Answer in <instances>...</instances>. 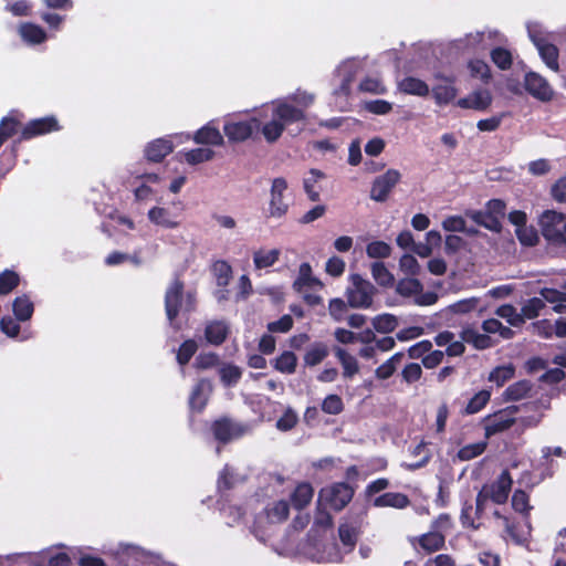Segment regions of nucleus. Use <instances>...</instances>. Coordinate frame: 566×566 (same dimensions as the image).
<instances>
[{"label": "nucleus", "mask_w": 566, "mask_h": 566, "mask_svg": "<svg viewBox=\"0 0 566 566\" xmlns=\"http://www.w3.org/2000/svg\"><path fill=\"white\" fill-rule=\"evenodd\" d=\"M195 306L196 295L192 292L184 295V284L179 280H175L166 290L165 310L170 323L179 313H189L195 310Z\"/></svg>", "instance_id": "nucleus-1"}, {"label": "nucleus", "mask_w": 566, "mask_h": 566, "mask_svg": "<svg viewBox=\"0 0 566 566\" xmlns=\"http://www.w3.org/2000/svg\"><path fill=\"white\" fill-rule=\"evenodd\" d=\"M453 527L449 514L442 513L431 523L430 531L417 537V543L426 553L440 551L446 544V537Z\"/></svg>", "instance_id": "nucleus-2"}, {"label": "nucleus", "mask_w": 566, "mask_h": 566, "mask_svg": "<svg viewBox=\"0 0 566 566\" xmlns=\"http://www.w3.org/2000/svg\"><path fill=\"white\" fill-rule=\"evenodd\" d=\"M354 492V489L349 484L337 482L319 491L318 502L321 505L340 511L352 501Z\"/></svg>", "instance_id": "nucleus-3"}, {"label": "nucleus", "mask_w": 566, "mask_h": 566, "mask_svg": "<svg viewBox=\"0 0 566 566\" xmlns=\"http://www.w3.org/2000/svg\"><path fill=\"white\" fill-rule=\"evenodd\" d=\"M350 286L347 289V304L354 308H368L373 304L374 285L358 274L350 276Z\"/></svg>", "instance_id": "nucleus-4"}, {"label": "nucleus", "mask_w": 566, "mask_h": 566, "mask_svg": "<svg viewBox=\"0 0 566 566\" xmlns=\"http://www.w3.org/2000/svg\"><path fill=\"white\" fill-rule=\"evenodd\" d=\"M303 116L302 108H277L279 119L273 118L260 129L268 143H274L281 137L286 123L300 120Z\"/></svg>", "instance_id": "nucleus-5"}, {"label": "nucleus", "mask_w": 566, "mask_h": 566, "mask_svg": "<svg viewBox=\"0 0 566 566\" xmlns=\"http://www.w3.org/2000/svg\"><path fill=\"white\" fill-rule=\"evenodd\" d=\"M543 237L554 245H563V232L566 230V219L563 213L546 210L539 218Z\"/></svg>", "instance_id": "nucleus-6"}, {"label": "nucleus", "mask_w": 566, "mask_h": 566, "mask_svg": "<svg viewBox=\"0 0 566 566\" xmlns=\"http://www.w3.org/2000/svg\"><path fill=\"white\" fill-rule=\"evenodd\" d=\"M289 503L286 501H277L273 503L272 506L265 509L264 514H259L254 521V525L252 528V532L254 536L261 541L264 542L266 537L269 536L268 531L261 530V526L264 523L273 524V523H280L286 520L289 515Z\"/></svg>", "instance_id": "nucleus-7"}, {"label": "nucleus", "mask_w": 566, "mask_h": 566, "mask_svg": "<svg viewBox=\"0 0 566 566\" xmlns=\"http://www.w3.org/2000/svg\"><path fill=\"white\" fill-rule=\"evenodd\" d=\"M286 190L287 181L285 178L277 177L272 180L266 214L269 218L281 219L287 213L289 203L284 196Z\"/></svg>", "instance_id": "nucleus-8"}, {"label": "nucleus", "mask_w": 566, "mask_h": 566, "mask_svg": "<svg viewBox=\"0 0 566 566\" xmlns=\"http://www.w3.org/2000/svg\"><path fill=\"white\" fill-rule=\"evenodd\" d=\"M518 409L520 407L517 406H510L485 417L483 420L485 438H490L507 430L516 421L514 416Z\"/></svg>", "instance_id": "nucleus-9"}, {"label": "nucleus", "mask_w": 566, "mask_h": 566, "mask_svg": "<svg viewBox=\"0 0 566 566\" xmlns=\"http://www.w3.org/2000/svg\"><path fill=\"white\" fill-rule=\"evenodd\" d=\"M260 130V122L256 118L249 120H228L223 125L224 135L231 143H242L251 138Z\"/></svg>", "instance_id": "nucleus-10"}, {"label": "nucleus", "mask_w": 566, "mask_h": 566, "mask_svg": "<svg viewBox=\"0 0 566 566\" xmlns=\"http://www.w3.org/2000/svg\"><path fill=\"white\" fill-rule=\"evenodd\" d=\"M250 426L232 421L228 418L219 419L212 424L214 438L222 443L239 439L250 432Z\"/></svg>", "instance_id": "nucleus-11"}, {"label": "nucleus", "mask_w": 566, "mask_h": 566, "mask_svg": "<svg viewBox=\"0 0 566 566\" xmlns=\"http://www.w3.org/2000/svg\"><path fill=\"white\" fill-rule=\"evenodd\" d=\"M400 178L401 175L396 169H388L385 174L376 177L371 185L370 198L377 202L386 201Z\"/></svg>", "instance_id": "nucleus-12"}, {"label": "nucleus", "mask_w": 566, "mask_h": 566, "mask_svg": "<svg viewBox=\"0 0 566 566\" xmlns=\"http://www.w3.org/2000/svg\"><path fill=\"white\" fill-rule=\"evenodd\" d=\"M524 86L528 94L543 103L552 101L554 96L552 86L547 80L538 73H526L524 77Z\"/></svg>", "instance_id": "nucleus-13"}, {"label": "nucleus", "mask_w": 566, "mask_h": 566, "mask_svg": "<svg viewBox=\"0 0 566 566\" xmlns=\"http://www.w3.org/2000/svg\"><path fill=\"white\" fill-rule=\"evenodd\" d=\"M438 81L432 86V94L438 104H448L452 102L457 96L455 88V76H444L442 74H436Z\"/></svg>", "instance_id": "nucleus-14"}, {"label": "nucleus", "mask_w": 566, "mask_h": 566, "mask_svg": "<svg viewBox=\"0 0 566 566\" xmlns=\"http://www.w3.org/2000/svg\"><path fill=\"white\" fill-rule=\"evenodd\" d=\"M174 148L172 136H167L149 142L144 149V155L148 161L160 163L172 153Z\"/></svg>", "instance_id": "nucleus-15"}, {"label": "nucleus", "mask_w": 566, "mask_h": 566, "mask_svg": "<svg viewBox=\"0 0 566 566\" xmlns=\"http://www.w3.org/2000/svg\"><path fill=\"white\" fill-rule=\"evenodd\" d=\"M484 488L488 489L492 502L496 504L505 503L512 488V479L509 471H503L496 481L485 484Z\"/></svg>", "instance_id": "nucleus-16"}, {"label": "nucleus", "mask_w": 566, "mask_h": 566, "mask_svg": "<svg viewBox=\"0 0 566 566\" xmlns=\"http://www.w3.org/2000/svg\"><path fill=\"white\" fill-rule=\"evenodd\" d=\"M59 125L54 117H43L30 120L22 129V138L32 137L57 130Z\"/></svg>", "instance_id": "nucleus-17"}, {"label": "nucleus", "mask_w": 566, "mask_h": 566, "mask_svg": "<svg viewBox=\"0 0 566 566\" xmlns=\"http://www.w3.org/2000/svg\"><path fill=\"white\" fill-rule=\"evenodd\" d=\"M147 217L151 223L165 229H176L180 226L178 214L165 207H153L148 211Z\"/></svg>", "instance_id": "nucleus-18"}, {"label": "nucleus", "mask_w": 566, "mask_h": 566, "mask_svg": "<svg viewBox=\"0 0 566 566\" xmlns=\"http://www.w3.org/2000/svg\"><path fill=\"white\" fill-rule=\"evenodd\" d=\"M192 139L196 144L206 146H222L224 144L223 136L213 122L199 128Z\"/></svg>", "instance_id": "nucleus-19"}, {"label": "nucleus", "mask_w": 566, "mask_h": 566, "mask_svg": "<svg viewBox=\"0 0 566 566\" xmlns=\"http://www.w3.org/2000/svg\"><path fill=\"white\" fill-rule=\"evenodd\" d=\"M315 102V96L306 91L297 88L295 93L273 99L271 103H263L261 106H310Z\"/></svg>", "instance_id": "nucleus-20"}, {"label": "nucleus", "mask_w": 566, "mask_h": 566, "mask_svg": "<svg viewBox=\"0 0 566 566\" xmlns=\"http://www.w3.org/2000/svg\"><path fill=\"white\" fill-rule=\"evenodd\" d=\"M409 497L400 492H387L371 500V505L374 507H392L403 510L409 506Z\"/></svg>", "instance_id": "nucleus-21"}, {"label": "nucleus", "mask_w": 566, "mask_h": 566, "mask_svg": "<svg viewBox=\"0 0 566 566\" xmlns=\"http://www.w3.org/2000/svg\"><path fill=\"white\" fill-rule=\"evenodd\" d=\"M229 324L226 321H210L205 328V337L211 345L219 346L228 337Z\"/></svg>", "instance_id": "nucleus-22"}, {"label": "nucleus", "mask_w": 566, "mask_h": 566, "mask_svg": "<svg viewBox=\"0 0 566 566\" xmlns=\"http://www.w3.org/2000/svg\"><path fill=\"white\" fill-rule=\"evenodd\" d=\"M216 153L209 147L193 148L177 154L178 160L185 161L190 166L203 164L213 159Z\"/></svg>", "instance_id": "nucleus-23"}, {"label": "nucleus", "mask_w": 566, "mask_h": 566, "mask_svg": "<svg viewBox=\"0 0 566 566\" xmlns=\"http://www.w3.org/2000/svg\"><path fill=\"white\" fill-rule=\"evenodd\" d=\"M211 392V385L208 380L201 379L193 388L190 398L189 406L192 410L201 411L209 398Z\"/></svg>", "instance_id": "nucleus-24"}, {"label": "nucleus", "mask_w": 566, "mask_h": 566, "mask_svg": "<svg viewBox=\"0 0 566 566\" xmlns=\"http://www.w3.org/2000/svg\"><path fill=\"white\" fill-rule=\"evenodd\" d=\"M294 289L304 293L306 289L321 287L322 283L312 275V268L308 263H302L298 269V276L293 284Z\"/></svg>", "instance_id": "nucleus-25"}, {"label": "nucleus", "mask_w": 566, "mask_h": 566, "mask_svg": "<svg viewBox=\"0 0 566 566\" xmlns=\"http://www.w3.org/2000/svg\"><path fill=\"white\" fill-rule=\"evenodd\" d=\"M539 296L544 300V303L553 304V311L558 314L566 313V293L555 290L543 287L539 290Z\"/></svg>", "instance_id": "nucleus-26"}, {"label": "nucleus", "mask_w": 566, "mask_h": 566, "mask_svg": "<svg viewBox=\"0 0 566 566\" xmlns=\"http://www.w3.org/2000/svg\"><path fill=\"white\" fill-rule=\"evenodd\" d=\"M329 354L328 346L322 342L311 344L304 354L303 360L306 366L314 367L321 364Z\"/></svg>", "instance_id": "nucleus-27"}, {"label": "nucleus", "mask_w": 566, "mask_h": 566, "mask_svg": "<svg viewBox=\"0 0 566 566\" xmlns=\"http://www.w3.org/2000/svg\"><path fill=\"white\" fill-rule=\"evenodd\" d=\"M460 337L463 342L472 344L476 349H486L493 346L489 335L481 334L473 327L463 328L460 333Z\"/></svg>", "instance_id": "nucleus-28"}, {"label": "nucleus", "mask_w": 566, "mask_h": 566, "mask_svg": "<svg viewBox=\"0 0 566 566\" xmlns=\"http://www.w3.org/2000/svg\"><path fill=\"white\" fill-rule=\"evenodd\" d=\"M334 353L343 367V376L345 378H352L358 373L359 366L357 359L348 354L346 349L342 347H335Z\"/></svg>", "instance_id": "nucleus-29"}, {"label": "nucleus", "mask_w": 566, "mask_h": 566, "mask_svg": "<svg viewBox=\"0 0 566 566\" xmlns=\"http://www.w3.org/2000/svg\"><path fill=\"white\" fill-rule=\"evenodd\" d=\"M326 176L322 170L312 168L303 179V188L311 201L319 200V192L316 190V185Z\"/></svg>", "instance_id": "nucleus-30"}, {"label": "nucleus", "mask_w": 566, "mask_h": 566, "mask_svg": "<svg viewBox=\"0 0 566 566\" xmlns=\"http://www.w3.org/2000/svg\"><path fill=\"white\" fill-rule=\"evenodd\" d=\"M533 385L530 380L523 379L516 381L509 386L503 392V398L505 401H517L521 400L530 394Z\"/></svg>", "instance_id": "nucleus-31"}, {"label": "nucleus", "mask_w": 566, "mask_h": 566, "mask_svg": "<svg viewBox=\"0 0 566 566\" xmlns=\"http://www.w3.org/2000/svg\"><path fill=\"white\" fill-rule=\"evenodd\" d=\"M12 310L18 321L25 322L32 317L34 306L28 295H21L14 298Z\"/></svg>", "instance_id": "nucleus-32"}, {"label": "nucleus", "mask_w": 566, "mask_h": 566, "mask_svg": "<svg viewBox=\"0 0 566 566\" xmlns=\"http://www.w3.org/2000/svg\"><path fill=\"white\" fill-rule=\"evenodd\" d=\"M467 217L473 220L476 224L484 227L488 230L500 232L502 224L500 220L491 216L486 210L482 211H468Z\"/></svg>", "instance_id": "nucleus-33"}, {"label": "nucleus", "mask_w": 566, "mask_h": 566, "mask_svg": "<svg viewBox=\"0 0 566 566\" xmlns=\"http://www.w3.org/2000/svg\"><path fill=\"white\" fill-rule=\"evenodd\" d=\"M399 88H400V91H402L407 94H412V95H418V96H426L429 94L428 84L424 81L413 77V76H407L403 80H401L399 82Z\"/></svg>", "instance_id": "nucleus-34"}, {"label": "nucleus", "mask_w": 566, "mask_h": 566, "mask_svg": "<svg viewBox=\"0 0 566 566\" xmlns=\"http://www.w3.org/2000/svg\"><path fill=\"white\" fill-rule=\"evenodd\" d=\"M20 34L29 43L40 44L45 41L46 33L45 31L38 24L25 22L20 27Z\"/></svg>", "instance_id": "nucleus-35"}, {"label": "nucleus", "mask_w": 566, "mask_h": 566, "mask_svg": "<svg viewBox=\"0 0 566 566\" xmlns=\"http://www.w3.org/2000/svg\"><path fill=\"white\" fill-rule=\"evenodd\" d=\"M280 255L279 249H260L253 253L254 266L259 270L270 268L279 260Z\"/></svg>", "instance_id": "nucleus-36"}, {"label": "nucleus", "mask_w": 566, "mask_h": 566, "mask_svg": "<svg viewBox=\"0 0 566 566\" xmlns=\"http://www.w3.org/2000/svg\"><path fill=\"white\" fill-rule=\"evenodd\" d=\"M538 53L545 64L553 71H558V56L559 51L557 46L551 43L548 40L537 48Z\"/></svg>", "instance_id": "nucleus-37"}, {"label": "nucleus", "mask_w": 566, "mask_h": 566, "mask_svg": "<svg viewBox=\"0 0 566 566\" xmlns=\"http://www.w3.org/2000/svg\"><path fill=\"white\" fill-rule=\"evenodd\" d=\"M273 366L277 371L291 375L295 373L297 366V357L293 352L285 350L274 359Z\"/></svg>", "instance_id": "nucleus-38"}, {"label": "nucleus", "mask_w": 566, "mask_h": 566, "mask_svg": "<svg viewBox=\"0 0 566 566\" xmlns=\"http://www.w3.org/2000/svg\"><path fill=\"white\" fill-rule=\"evenodd\" d=\"M313 494H314V491H313V488L311 486V484H308V483L298 484L291 496L293 506L297 510L303 509L311 502Z\"/></svg>", "instance_id": "nucleus-39"}, {"label": "nucleus", "mask_w": 566, "mask_h": 566, "mask_svg": "<svg viewBox=\"0 0 566 566\" xmlns=\"http://www.w3.org/2000/svg\"><path fill=\"white\" fill-rule=\"evenodd\" d=\"M495 314L505 319L511 326L520 327L524 324L522 313L517 312V310L511 304H503L499 306L495 311Z\"/></svg>", "instance_id": "nucleus-40"}, {"label": "nucleus", "mask_w": 566, "mask_h": 566, "mask_svg": "<svg viewBox=\"0 0 566 566\" xmlns=\"http://www.w3.org/2000/svg\"><path fill=\"white\" fill-rule=\"evenodd\" d=\"M468 69L472 77L479 78L485 84L492 78L490 66L483 60L474 59L469 61Z\"/></svg>", "instance_id": "nucleus-41"}, {"label": "nucleus", "mask_w": 566, "mask_h": 566, "mask_svg": "<svg viewBox=\"0 0 566 566\" xmlns=\"http://www.w3.org/2000/svg\"><path fill=\"white\" fill-rule=\"evenodd\" d=\"M371 275L374 280L384 287L392 286L395 283L394 275L382 262H374L371 264Z\"/></svg>", "instance_id": "nucleus-42"}, {"label": "nucleus", "mask_w": 566, "mask_h": 566, "mask_svg": "<svg viewBox=\"0 0 566 566\" xmlns=\"http://www.w3.org/2000/svg\"><path fill=\"white\" fill-rule=\"evenodd\" d=\"M219 375L226 387H232L239 382L242 376V370L235 365L224 364L220 367Z\"/></svg>", "instance_id": "nucleus-43"}, {"label": "nucleus", "mask_w": 566, "mask_h": 566, "mask_svg": "<svg viewBox=\"0 0 566 566\" xmlns=\"http://www.w3.org/2000/svg\"><path fill=\"white\" fill-rule=\"evenodd\" d=\"M398 326V318L392 314H380L373 318V327L379 333H391Z\"/></svg>", "instance_id": "nucleus-44"}, {"label": "nucleus", "mask_w": 566, "mask_h": 566, "mask_svg": "<svg viewBox=\"0 0 566 566\" xmlns=\"http://www.w3.org/2000/svg\"><path fill=\"white\" fill-rule=\"evenodd\" d=\"M545 307L544 300L539 296L531 297L524 302L521 308L524 322L536 318Z\"/></svg>", "instance_id": "nucleus-45"}, {"label": "nucleus", "mask_w": 566, "mask_h": 566, "mask_svg": "<svg viewBox=\"0 0 566 566\" xmlns=\"http://www.w3.org/2000/svg\"><path fill=\"white\" fill-rule=\"evenodd\" d=\"M492 96L489 90L478 88L472 93V101L470 104L469 98H462L458 102L457 106H490Z\"/></svg>", "instance_id": "nucleus-46"}, {"label": "nucleus", "mask_w": 566, "mask_h": 566, "mask_svg": "<svg viewBox=\"0 0 566 566\" xmlns=\"http://www.w3.org/2000/svg\"><path fill=\"white\" fill-rule=\"evenodd\" d=\"M492 62L502 71L511 69L513 64L512 53L502 46L492 49L490 53Z\"/></svg>", "instance_id": "nucleus-47"}, {"label": "nucleus", "mask_w": 566, "mask_h": 566, "mask_svg": "<svg viewBox=\"0 0 566 566\" xmlns=\"http://www.w3.org/2000/svg\"><path fill=\"white\" fill-rule=\"evenodd\" d=\"M423 289L421 282L413 277L402 279L398 282L396 291L398 294L405 297L416 296Z\"/></svg>", "instance_id": "nucleus-48"}, {"label": "nucleus", "mask_w": 566, "mask_h": 566, "mask_svg": "<svg viewBox=\"0 0 566 566\" xmlns=\"http://www.w3.org/2000/svg\"><path fill=\"white\" fill-rule=\"evenodd\" d=\"M338 534L340 542L346 547L347 552H350L357 542V527L349 523H343L339 525Z\"/></svg>", "instance_id": "nucleus-49"}, {"label": "nucleus", "mask_w": 566, "mask_h": 566, "mask_svg": "<svg viewBox=\"0 0 566 566\" xmlns=\"http://www.w3.org/2000/svg\"><path fill=\"white\" fill-rule=\"evenodd\" d=\"M402 357V353H396L395 355H392L389 359H387L376 369V377L379 379H388L395 373L396 367L401 361Z\"/></svg>", "instance_id": "nucleus-50"}, {"label": "nucleus", "mask_w": 566, "mask_h": 566, "mask_svg": "<svg viewBox=\"0 0 566 566\" xmlns=\"http://www.w3.org/2000/svg\"><path fill=\"white\" fill-rule=\"evenodd\" d=\"M514 374L515 368L512 364L499 366L490 373L489 380L495 382L497 386H502L504 382L512 379Z\"/></svg>", "instance_id": "nucleus-51"}, {"label": "nucleus", "mask_w": 566, "mask_h": 566, "mask_svg": "<svg viewBox=\"0 0 566 566\" xmlns=\"http://www.w3.org/2000/svg\"><path fill=\"white\" fill-rule=\"evenodd\" d=\"M486 446H488L486 441H480V442L467 444L458 451V458L461 461H470V460L481 455L485 451Z\"/></svg>", "instance_id": "nucleus-52"}, {"label": "nucleus", "mask_w": 566, "mask_h": 566, "mask_svg": "<svg viewBox=\"0 0 566 566\" xmlns=\"http://www.w3.org/2000/svg\"><path fill=\"white\" fill-rule=\"evenodd\" d=\"M20 282L19 275L11 270H4L0 273V295H7L12 292Z\"/></svg>", "instance_id": "nucleus-53"}, {"label": "nucleus", "mask_w": 566, "mask_h": 566, "mask_svg": "<svg viewBox=\"0 0 566 566\" xmlns=\"http://www.w3.org/2000/svg\"><path fill=\"white\" fill-rule=\"evenodd\" d=\"M491 394L488 390H481L476 392L468 402L465 412L473 415L479 412L490 400Z\"/></svg>", "instance_id": "nucleus-54"}, {"label": "nucleus", "mask_w": 566, "mask_h": 566, "mask_svg": "<svg viewBox=\"0 0 566 566\" xmlns=\"http://www.w3.org/2000/svg\"><path fill=\"white\" fill-rule=\"evenodd\" d=\"M391 248L384 241H373L366 248V253L373 259H385L390 255Z\"/></svg>", "instance_id": "nucleus-55"}, {"label": "nucleus", "mask_w": 566, "mask_h": 566, "mask_svg": "<svg viewBox=\"0 0 566 566\" xmlns=\"http://www.w3.org/2000/svg\"><path fill=\"white\" fill-rule=\"evenodd\" d=\"M197 349H198V345L193 339L185 340L180 345L178 353H177V361L179 363V365L184 366L187 363H189V360L195 355Z\"/></svg>", "instance_id": "nucleus-56"}, {"label": "nucleus", "mask_w": 566, "mask_h": 566, "mask_svg": "<svg viewBox=\"0 0 566 566\" xmlns=\"http://www.w3.org/2000/svg\"><path fill=\"white\" fill-rule=\"evenodd\" d=\"M298 421L296 412L291 408H286L284 413L276 421V429L280 431H289L293 429Z\"/></svg>", "instance_id": "nucleus-57"}, {"label": "nucleus", "mask_w": 566, "mask_h": 566, "mask_svg": "<svg viewBox=\"0 0 566 566\" xmlns=\"http://www.w3.org/2000/svg\"><path fill=\"white\" fill-rule=\"evenodd\" d=\"M343 409L344 403L338 395H328L322 402V410L327 415H338Z\"/></svg>", "instance_id": "nucleus-58"}, {"label": "nucleus", "mask_w": 566, "mask_h": 566, "mask_svg": "<svg viewBox=\"0 0 566 566\" xmlns=\"http://www.w3.org/2000/svg\"><path fill=\"white\" fill-rule=\"evenodd\" d=\"M480 303V298L470 297L460 300L449 306V310L454 314H467L474 311Z\"/></svg>", "instance_id": "nucleus-59"}, {"label": "nucleus", "mask_w": 566, "mask_h": 566, "mask_svg": "<svg viewBox=\"0 0 566 566\" xmlns=\"http://www.w3.org/2000/svg\"><path fill=\"white\" fill-rule=\"evenodd\" d=\"M442 227L450 232H468L474 233L473 230L467 229L465 220L460 216H451L443 220Z\"/></svg>", "instance_id": "nucleus-60"}, {"label": "nucleus", "mask_w": 566, "mask_h": 566, "mask_svg": "<svg viewBox=\"0 0 566 566\" xmlns=\"http://www.w3.org/2000/svg\"><path fill=\"white\" fill-rule=\"evenodd\" d=\"M20 127L19 120L13 117H4L0 123V139L3 144L9 137L14 135Z\"/></svg>", "instance_id": "nucleus-61"}, {"label": "nucleus", "mask_w": 566, "mask_h": 566, "mask_svg": "<svg viewBox=\"0 0 566 566\" xmlns=\"http://www.w3.org/2000/svg\"><path fill=\"white\" fill-rule=\"evenodd\" d=\"M515 233L520 242L526 247L535 245L538 240L537 232L526 226L516 228Z\"/></svg>", "instance_id": "nucleus-62"}, {"label": "nucleus", "mask_w": 566, "mask_h": 566, "mask_svg": "<svg viewBox=\"0 0 566 566\" xmlns=\"http://www.w3.org/2000/svg\"><path fill=\"white\" fill-rule=\"evenodd\" d=\"M359 91L373 94H384L386 88L378 77H365L359 84Z\"/></svg>", "instance_id": "nucleus-63"}, {"label": "nucleus", "mask_w": 566, "mask_h": 566, "mask_svg": "<svg viewBox=\"0 0 566 566\" xmlns=\"http://www.w3.org/2000/svg\"><path fill=\"white\" fill-rule=\"evenodd\" d=\"M399 266L402 272L409 275H418L420 272V265L417 259L411 254H403L400 258Z\"/></svg>", "instance_id": "nucleus-64"}]
</instances>
